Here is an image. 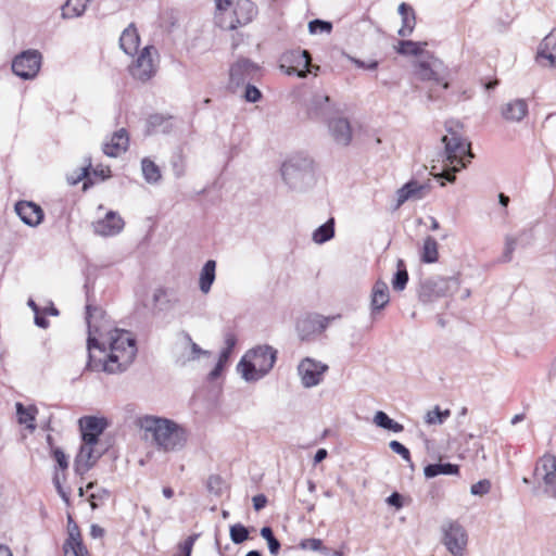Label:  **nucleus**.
Instances as JSON below:
<instances>
[{"label":"nucleus","instance_id":"nucleus-48","mask_svg":"<svg viewBox=\"0 0 556 556\" xmlns=\"http://www.w3.org/2000/svg\"><path fill=\"white\" fill-rule=\"evenodd\" d=\"M389 446L394 453L399 454L405 462H407L412 468L414 467L410 458V452L405 445L393 440L389 443Z\"/></svg>","mask_w":556,"mask_h":556},{"label":"nucleus","instance_id":"nucleus-37","mask_svg":"<svg viewBox=\"0 0 556 556\" xmlns=\"http://www.w3.org/2000/svg\"><path fill=\"white\" fill-rule=\"evenodd\" d=\"M141 170L143 178L148 184H157L162 178L159 166L148 157L142 159Z\"/></svg>","mask_w":556,"mask_h":556},{"label":"nucleus","instance_id":"nucleus-1","mask_svg":"<svg viewBox=\"0 0 556 556\" xmlns=\"http://www.w3.org/2000/svg\"><path fill=\"white\" fill-rule=\"evenodd\" d=\"M86 321L88 326L86 369L109 375L125 371L137 355L135 337L127 330L111 328L105 313L91 304L86 305Z\"/></svg>","mask_w":556,"mask_h":556},{"label":"nucleus","instance_id":"nucleus-54","mask_svg":"<svg viewBox=\"0 0 556 556\" xmlns=\"http://www.w3.org/2000/svg\"><path fill=\"white\" fill-rule=\"evenodd\" d=\"M52 457L56 462L60 469L65 470L68 467V458L60 447L52 448Z\"/></svg>","mask_w":556,"mask_h":556},{"label":"nucleus","instance_id":"nucleus-14","mask_svg":"<svg viewBox=\"0 0 556 556\" xmlns=\"http://www.w3.org/2000/svg\"><path fill=\"white\" fill-rule=\"evenodd\" d=\"M415 73L421 80H432L438 85H442L443 89L450 87L447 71L443 63L435 58H431L430 61H418L415 65Z\"/></svg>","mask_w":556,"mask_h":556},{"label":"nucleus","instance_id":"nucleus-10","mask_svg":"<svg viewBox=\"0 0 556 556\" xmlns=\"http://www.w3.org/2000/svg\"><path fill=\"white\" fill-rule=\"evenodd\" d=\"M41 60L42 55L38 50H25L13 59L12 71L22 79H33L40 70Z\"/></svg>","mask_w":556,"mask_h":556},{"label":"nucleus","instance_id":"nucleus-46","mask_svg":"<svg viewBox=\"0 0 556 556\" xmlns=\"http://www.w3.org/2000/svg\"><path fill=\"white\" fill-rule=\"evenodd\" d=\"M308 30L312 35L324 33L330 34L332 30V24L328 21L316 18L308 23Z\"/></svg>","mask_w":556,"mask_h":556},{"label":"nucleus","instance_id":"nucleus-20","mask_svg":"<svg viewBox=\"0 0 556 556\" xmlns=\"http://www.w3.org/2000/svg\"><path fill=\"white\" fill-rule=\"evenodd\" d=\"M328 130L337 144L346 147L352 141V128L348 118L331 116L327 119Z\"/></svg>","mask_w":556,"mask_h":556},{"label":"nucleus","instance_id":"nucleus-5","mask_svg":"<svg viewBox=\"0 0 556 556\" xmlns=\"http://www.w3.org/2000/svg\"><path fill=\"white\" fill-rule=\"evenodd\" d=\"M216 23L223 29L233 30L247 25L256 15V7L251 0H215Z\"/></svg>","mask_w":556,"mask_h":556},{"label":"nucleus","instance_id":"nucleus-41","mask_svg":"<svg viewBox=\"0 0 556 556\" xmlns=\"http://www.w3.org/2000/svg\"><path fill=\"white\" fill-rule=\"evenodd\" d=\"M427 42H416L412 40H401L399 42L397 52L402 55H419L424 51Z\"/></svg>","mask_w":556,"mask_h":556},{"label":"nucleus","instance_id":"nucleus-59","mask_svg":"<svg viewBox=\"0 0 556 556\" xmlns=\"http://www.w3.org/2000/svg\"><path fill=\"white\" fill-rule=\"evenodd\" d=\"M351 61L359 68H364V70H370V71H374L378 67V61H370V62H364L362 60H358V59H355V58H351Z\"/></svg>","mask_w":556,"mask_h":556},{"label":"nucleus","instance_id":"nucleus-57","mask_svg":"<svg viewBox=\"0 0 556 556\" xmlns=\"http://www.w3.org/2000/svg\"><path fill=\"white\" fill-rule=\"evenodd\" d=\"M165 121H167V118L164 115L152 114L148 118V126L152 130H156V128L161 127Z\"/></svg>","mask_w":556,"mask_h":556},{"label":"nucleus","instance_id":"nucleus-63","mask_svg":"<svg viewBox=\"0 0 556 556\" xmlns=\"http://www.w3.org/2000/svg\"><path fill=\"white\" fill-rule=\"evenodd\" d=\"M109 496V492L105 489H100L97 493L90 495L91 507L96 508V500H104Z\"/></svg>","mask_w":556,"mask_h":556},{"label":"nucleus","instance_id":"nucleus-22","mask_svg":"<svg viewBox=\"0 0 556 556\" xmlns=\"http://www.w3.org/2000/svg\"><path fill=\"white\" fill-rule=\"evenodd\" d=\"M124 225L123 218L116 212L110 211L104 218L93 223V231L102 237H111L119 233Z\"/></svg>","mask_w":556,"mask_h":556},{"label":"nucleus","instance_id":"nucleus-38","mask_svg":"<svg viewBox=\"0 0 556 556\" xmlns=\"http://www.w3.org/2000/svg\"><path fill=\"white\" fill-rule=\"evenodd\" d=\"M90 168H91V163L88 162V164L86 166L80 167L78 170L74 172L71 175H67V178H66L67 182L71 186H75L78 182H80L81 180H84V190H87L89 188V186L94 184V181L90 177V172H89Z\"/></svg>","mask_w":556,"mask_h":556},{"label":"nucleus","instance_id":"nucleus-62","mask_svg":"<svg viewBox=\"0 0 556 556\" xmlns=\"http://www.w3.org/2000/svg\"><path fill=\"white\" fill-rule=\"evenodd\" d=\"M253 507L256 511L263 509L267 504V497L264 494H257L253 498Z\"/></svg>","mask_w":556,"mask_h":556},{"label":"nucleus","instance_id":"nucleus-64","mask_svg":"<svg viewBox=\"0 0 556 556\" xmlns=\"http://www.w3.org/2000/svg\"><path fill=\"white\" fill-rule=\"evenodd\" d=\"M54 485H55V489L59 493V495L62 497V500L66 503V504H70V496L68 494L63 490L58 477L55 476L54 479Z\"/></svg>","mask_w":556,"mask_h":556},{"label":"nucleus","instance_id":"nucleus-7","mask_svg":"<svg viewBox=\"0 0 556 556\" xmlns=\"http://www.w3.org/2000/svg\"><path fill=\"white\" fill-rule=\"evenodd\" d=\"M460 281L457 276L429 277L424 279L418 288V298L424 304L432 303L440 298L452 296L459 289Z\"/></svg>","mask_w":556,"mask_h":556},{"label":"nucleus","instance_id":"nucleus-33","mask_svg":"<svg viewBox=\"0 0 556 556\" xmlns=\"http://www.w3.org/2000/svg\"><path fill=\"white\" fill-rule=\"evenodd\" d=\"M459 467L451 463L429 464L424 469L425 477L428 479L439 475H457Z\"/></svg>","mask_w":556,"mask_h":556},{"label":"nucleus","instance_id":"nucleus-13","mask_svg":"<svg viewBox=\"0 0 556 556\" xmlns=\"http://www.w3.org/2000/svg\"><path fill=\"white\" fill-rule=\"evenodd\" d=\"M333 319H336L334 316L325 317L319 314H307L298 319L296 332L302 341H309L324 332Z\"/></svg>","mask_w":556,"mask_h":556},{"label":"nucleus","instance_id":"nucleus-29","mask_svg":"<svg viewBox=\"0 0 556 556\" xmlns=\"http://www.w3.org/2000/svg\"><path fill=\"white\" fill-rule=\"evenodd\" d=\"M528 113V104L522 99H516L506 103L502 109V115L506 121L520 122Z\"/></svg>","mask_w":556,"mask_h":556},{"label":"nucleus","instance_id":"nucleus-61","mask_svg":"<svg viewBox=\"0 0 556 556\" xmlns=\"http://www.w3.org/2000/svg\"><path fill=\"white\" fill-rule=\"evenodd\" d=\"M387 503L390 506H394L395 508H401L403 506V497L400 493L393 492L388 498Z\"/></svg>","mask_w":556,"mask_h":556},{"label":"nucleus","instance_id":"nucleus-49","mask_svg":"<svg viewBox=\"0 0 556 556\" xmlns=\"http://www.w3.org/2000/svg\"><path fill=\"white\" fill-rule=\"evenodd\" d=\"M243 86L245 87L243 98L247 102L255 103L262 99V92L253 85V83H249Z\"/></svg>","mask_w":556,"mask_h":556},{"label":"nucleus","instance_id":"nucleus-27","mask_svg":"<svg viewBox=\"0 0 556 556\" xmlns=\"http://www.w3.org/2000/svg\"><path fill=\"white\" fill-rule=\"evenodd\" d=\"M536 59H546L551 66H556V29H553L541 41Z\"/></svg>","mask_w":556,"mask_h":556},{"label":"nucleus","instance_id":"nucleus-4","mask_svg":"<svg viewBox=\"0 0 556 556\" xmlns=\"http://www.w3.org/2000/svg\"><path fill=\"white\" fill-rule=\"evenodd\" d=\"M277 359V351L270 345H258L251 349L237 365L241 377L248 381H258L274 367Z\"/></svg>","mask_w":556,"mask_h":556},{"label":"nucleus","instance_id":"nucleus-21","mask_svg":"<svg viewBox=\"0 0 556 556\" xmlns=\"http://www.w3.org/2000/svg\"><path fill=\"white\" fill-rule=\"evenodd\" d=\"M152 49V46L144 47L138 55L136 62L130 67V73L134 78L141 81H147L153 76L154 65L151 58Z\"/></svg>","mask_w":556,"mask_h":556},{"label":"nucleus","instance_id":"nucleus-26","mask_svg":"<svg viewBox=\"0 0 556 556\" xmlns=\"http://www.w3.org/2000/svg\"><path fill=\"white\" fill-rule=\"evenodd\" d=\"M140 37L135 24H129L119 37V47L128 55H135L138 52Z\"/></svg>","mask_w":556,"mask_h":556},{"label":"nucleus","instance_id":"nucleus-51","mask_svg":"<svg viewBox=\"0 0 556 556\" xmlns=\"http://www.w3.org/2000/svg\"><path fill=\"white\" fill-rule=\"evenodd\" d=\"M300 546L303 549L323 552L324 554L328 553V548L323 545V541L320 539H305L301 542Z\"/></svg>","mask_w":556,"mask_h":556},{"label":"nucleus","instance_id":"nucleus-31","mask_svg":"<svg viewBox=\"0 0 556 556\" xmlns=\"http://www.w3.org/2000/svg\"><path fill=\"white\" fill-rule=\"evenodd\" d=\"M216 278V262L208 260L204 263L199 277V288L202 293L207 294Z\"/></svg>","mask_w":556,"mask_h":556},{"label":"nucleus","instance_id":"nucleus-36","mask_svg":"<svg viewBox=\"0 0 556 556\" xmlns=\"http://www.w3.org/2000/svg\"><path fill=\"white\" fill-rule=\"evenodd\" d=\"M16 415L18 418V422L22 425H26V427L34 431L36 426L34 424L37 408L35 406L25 407L22 403H16Z\"/></svg>","mask_w":556,"mask_h":556},{"label":"nucleus","instance_id":"nucleus-30","mask_svg":"<svg viewBox=\"0 0 556 556\" xmlns=\"http://www.w3.org/2000/svg\"><path fill=\"white\" fill-rule=\"evenodd\" d=\"M425 185H420L415 180H410L406 182L402 188L397 190V204L396 206H401L404 202L409 199H421L424 197V191L426 190Z\"/></svg>","mask_w":556,"mask_h":556},{"label":"nucleus","instance_id":"nucleus-44","mask_svg":"<svg viewBox=\"0 0 556 556\" xmlns=\"http://www.w3.org/2000/svg\"><path fill=\"white\" fill-rule=\"evenodd\" d=\"M450 415L451 412L448 409L441 410L439 406H435L432 410L427 412L425 421L428 425H441Z\"/></svg>","mask_w":556,"mask_h":556},{"label":"nucleus","instance_id":"nucleus-40","mask_svg":"<svg viewBox=\"0 0 556 556\" xmlns=\"http://www.w3.org/2000/svg\"><path fill=\"white\" fill-rule=\"evenodd\" d=\"M374 422L378 427H380L382 429H387V430L393 431V432H401L404 429L403 425H401L397 421H395L392 418H390L388 416V414H386L382 410H378L375 414Z\"/></svg>","mask_w":556,"mask_h":556},{"label":"nucleus","instance_id":"nucleus-56","mask_svg":"<svg viewBox=\"0 0 556 556\" xmlns=\"http://www.w3.org/2000/svg\"><path fill=\"white\" fill-rule=\"evenodd\" d=\"M92 176L98 180L103 181L111 176V169L109 166L98 165L92 168Z\"/></svg>","mask_w":556,"mask_h":556},{"label":"nucleus","instance_id":"nucleus-2","mask_svg":"<svg viewBox=\"0 0 556 556\" xmlns=\"http://www.w3.org/2000/svg\"><path fill=\"white\" fill-rule=\"evenodd\" d=\"M139 427L144 439L163 452L180 451L188 440V432L182 426L164 417L146 415L139 418Z\"/></svg>","mask_w":556,"mask_h":556},{"label":"nucleus","instance_id":"nucleus-18","mask_svg":"<svg viewBox=\"0 0 556 556\" xmlns=\"http://www.w3.org/2000/svg\"><path fill=\"white\" fill-rule=\"evenodd\" d=\"M79 427L83 442L98 443L99 437L108 427V421L105 418L86 416L79 419Z\"/></svg>","mask_w":556,"mask_h":556},{"label":"nucleus","instance_id":"nucleus-16","mask_svg":"<svg viewBox=\"0 0 556 556\" xmlns=\"http://www.w3.org/2000/svg\"><path fill=\"white\" fill-rule=\"evenodd\" d=\"M98 443L83 442L78 454L74 460V467L77 475H85L88 472L102 456V451L97 448Z\"/></svg>","mask_w":556,"mask_h":556},{"label":"nucleus","instance_id":"nucleus-6","mask_svg":"<svg viewBox=\"0 0 556 556\" xmlns=\"http://www.w3.org/2000/svg\"><path fill=\"white\" fill-rule=\"evenodd\" d=\"M285 182L294 190H305L315 181L314 162L304 154H295L281 166Z\"/></svg>","mask_w":556,"mask_h":556},{"label":"nucleus","instance_id":"nucleus-34","mask_svg":"<svg viewBox=\"0 0 556 556\" xmlns=\"http://www.w3.org/2000/svg\"><path fill=\"white\" fill-rule=\"evenodd\" d=\"M90 1L91 0H67L62 7V17L74 18L81 16Z\"/></svg>","mask_w":556,"mask_h":556},{"label":"nucleus","instance_id":"nucleus-3","mask_svg":"<svg viewBox=\"0 0 556 556\" xmlns=\"http://www.w3.org/2000/svg\"><path fill=\"white\" fill-rule=\"evenodd\" d=\"M447 131L448 134L443 136L442 142L444 143L446 166L451 168L439 174L432 170L431 175L438 179L444 178L450 182H454L456 179L455 174L465 168L475 157V154L471 151V143L467 139L452 129H447Z\"/></svg>","mask_w":556,"mask_h":556},{"label":"nucleus","instance_id":"nucleus-50","mask_svg":"<svg viewBox=\"0 0 556 556\" xmlns=\"http://www.w3.org/2000/svg\"><path fill=\"white\" fill-rule=\"evenodd\" d=\"M185 339L190 345V356L188 357V361H194L198 359L201 355L210 356L211 353L206 350H203L200 348L195 342L192 341L189 333H185Z\"/></svg>","mask_w":556,"mask_h":556},{"label":"nucleus","instance_id":"nucleus-55","mask_svg":"<svg viewBox=\"0 0 556 556\" xmlns=\"http://www.w3.org/2000/svg\"><path fill=\"white\" fill-rule=\"evenodd\" d=\"M517 241L513 237H506L505 240V249L503 253V261L509 262L511 260L513 253L516 249Z\"/></svg>","mask_w":556,"mask_h":556},{"label":"nucleus","instance_id":"nucleus-47","mask_svg":"<svg viewBox=\"0 0 556 556\" xmlns=\"http://www.w3.org/2000/svg\"><path fill=\"white\" fill-rule=\"evenodd\" d=\"M173 174L176 178H180L186 173V163L182 153L179 151L175 153L170 160Z\"/></svg>","mask_w":556,"mask_h":556},{"label":"nucleus","instance_id":"nucleus-19","mask_svg":"<svg viewBox=\"0 0 556 556\" xmlns=\"http://www.w3.org/2000/svg\"><path fill=\"white\" fill-rule=\"evenodd\" d=\"M306 110L309 118L327 121L331 117L334 105L331 103L329 96L316 92L309 99Z\"/></svg>","mask_w":556,"mask_h":556},{"label":"nucleus","instance_id":"nucleus-15","mask_svg":"<svg viewBox=\"0 0 556 556\" xmlns=\"http://www.w3.org/2000/svg\"><path fill=\"white\" fill-rule=\"evenodd\" d=\"M534 475L542 480L544 492L556 498V456L543 455L536 464Z\"/></svg>","mask_w":556,"mask_h":556},{"label":"nucleus","instance_id":"nucleus-25","mask_svg":"<svg viewBox=\"0 0 556 556\" xmlns=\"http://www.w3.org/2000/svg\"><path fill=\"white\" fill-rule=\"evenodd\" d=\"M129 144L128 134L125 129H119L113 134L110 142L103 144V153L111 157L118 156L125 152Z\"/></svg>","mask_w":556,"mask_h":556},{"label":"nucleus","instance_id":"nucleus-52","mask_svg":"<svg viewBox=\"0 0 556 556\" xmlns=\"http://www.w3.org/2000/svg\"><path fill=\"white\" fill-rule=\"evenodd\" d=\"M224 481L217 475H212L208 477L206 482V488L210 493L215 495H220L223 491Z\"/></svg>","mask_w":556,"mask_h":556},{"label":"nucleus","instance_id":"nucleus-60","mask_svg":"<svg viewBox=\"0 0 556 556\" xmlns=\"http://www.w3.org/2000/svg\"><path fill=\"white\" fill-rule=\"evenodd\" d=\"M226 364L227 363H224L218 359L215 367L210 371L207 379L210 381L216 380L222 375V371H223L224 367L226 366Z\"/></svg>","mask_w":556,"mask_h":556},{"label":"nucleus","instance_id":"nucleus-42","mask_svg":"<svg viewBox=\"0 0 556 556\" xmlns=\"http://www.w3.org/2000/svg\"><path fill=\"white\" fill-rule=\"evenodd\" d=\"M261 535L264 540H266L269 553L274 556H276L281 547L280 542L276 536L274 535L273 529L270 527H263L261 529Z\"/></svg>","mask_w":556,"mask_h":556},{"label":"nucleus","instance_id":"nucleus-32","mask_svg":"<svg viewBox=\"0 0 556 556\" xmlns=\"http://www.w3.org/2000/svg\"><path fill=\"white\" fill-rule=\"evenodd\" d=\"M439 244L437 240L427 236L424 240V244L420 251V260L422 263L432 264L435 263L439 258Z\"/></svg>","mask_w":556,"mask_h":556},{"label":"nucleus","instance_id":"nucleus-8","mask_svg":"<svg viewBox=\"0 0 556 556\" xmlns=\"http://www.w3.org/2000/svg\"><path fill=\"white\" fill-rule=\"evenodd\" d=\"M442 542L453 556H463L467 545V533L464 527L454 520H445L442 526Z\"/></svg>","mask_w":556,"mask_h":556},{"label":"nucleus","instance_id":"nucleus-53","mask_svg":"<svg viewBox=\"0 0 556 556\" xmlns=\"http://www.w3.org/2000/svg\"><path fill=\"white\" fill-rule=\"evenodd\" d=\"M491 482L486 479L480 480L477 483H473L470 488V492L472 495L482 496L490 492Z\"/></svg>","mask_w":556,"mask_h":556},{"label":"nucleus","instance_id":"nucleus-45","mask_svg":"<svg viewBox=\"0 0 556 556\" xmlns=\"http://www.w3.org/2000/svg\"><path fill=\"white\" fill-rule=\"evenodd\" d=\"M230 539L235 544H241L249 539V530L241 523L230 527Z\"/></svg>","mask_w":556,"mask_h":556},{"label":"nucleus","instance_id":"nucleus-39","mask_svg":"<svg viewBox=\"0 0 556 556\" xmlns=\"http://www.w3.org/2000/svg\"><path fill=\"white\" fill-rule=\"evenodd\" d=\"M408 282V273L403 260H397L396 271L392 278V288L395 291H403Z\"/></svg>","mask_w":556,"mask_h":556},{"label":"nucleus","instance_id":"nucleus-17","mask_svg":"<svg viewBox=\"0 0 556 556\" xmlns=\"http://www.w3.org/2000/svg\"><path fill=\"white\" fill-rule=\"evenodd\" d=\"M14 211L20 219L29 227H38L45 219V212L41 206L33 201H18Z\"/></svg>","mask_w":556,"mask_h":556},{"label":"nucleus","instance_id":"nucleus-28","mask_svg":"<svg viewBox=\"0 0 556 556\" xmlns=\"http://www.w3.org/2000/svg\"><path fill=\"white\" fill-rule=\"evenodd\" d=\"M397 11L402 18V26L399 29V35L401 37H408L412 35V33L415 28V25H416L415 10L413 9L412 5H409L405 2H402L399 5Z\"/></svg>","mask_w":556,"mask_h":556},{"label":"nucleus","instance_id":"nucleus-11","mask_svg":"<svg viewBox=\"0 0 556 556\" xmlns=\"http://www.w3.org/2000/svg\"><path fill=\"white\" fill-rule=\"evenodd\" d=\"M328 369L327 364L312 357H305L299 363L296 371L302 386L311 389L321 383Z\"/></svg>","mask_w":556,"mask_h":556},{"label":"nucleus","instance_id":"nucleus-23","mask_svg":"<svg viewBox=\"0 0 556 556\" xmlns=\"http://www.w3.org/2000/svg\"><path fill=\"white\" fill-rule=\"evenodd\" d=\"M67 533L68 538L64 543V552H73L74 556H88V551L83 544L81 535L77 523L71 515L67 516Z\"/></svg>","mask_w":556,"mask_h":556},{"label":"nucleus","instance_id":"nucleus-43","mask_svg":"<svg viewBox=\"0 0 556 556\" xmlns=\"http://www.w3.org/2000/svg\"><path fill=\"white\" fill-rule=\"evenodd\" d=\"M225 346L219 353L218 359L228 363L232 351L237 344V337L233 332H227L224 340Z\"/></svg>","mask_w":556,"mask_h":556},{"label":"nucleus","instance_id":"nucleus-9","mask_svg":"<svg viewBox=\"0 0 556 556\" xmlns=\"http://www.w3.org/2000/svg\"><path fill=\"white\" fill-rule=\"evenodd\" d=\"M261 77V66L245 58L239 59L229 70L230 87H241L249 83H255L258 81Z\"/></svg>","mask_w":556,"mask_h":556},{"label":"nucleus","instance_id":"nucleus-35","mask_svg":"<svg viewBox=\"0 0 556 556\" xmlns=\"http://www.w3.org/2000/svg\"><path fill=\"white\" fill-rule=\"evenodd\" d=\"M334 237V218H329L326 223L316 228L312 239L317 244L326 243Z\"/></svg>","mask_w":556,"mask_h":556},{"label":"nucleus","instance_id":"nucleus-12","mask_svg":"<svg viewBox=\"0 0 556 556\" xmlns=\"http://www.w3.org/2000/svg\"><path fill=\"white\" fill-rule=\"evenodd\" d=\"M280 68L287 75H296L301 78L311 72V54L307 50H292L282 54Z\"/></svg>","mask_w":556,"mask_h":556},{"label":"nucleus","instance_id":"nucleus-58","mask_svg":"<svg viewBox=\"0 0 556 556\" xmlns=\"http://www.w3.org/2000/svg\"><path fill=\"white\" fill-rule=\"evenodd\" d=\"M197 539V535H190L188 536L180 545L179 548L184 556H191L192 547L194 544V541Z\"/></svg>","mask_w":556,"mask_h":556},{"label":"nucleus","instance_id":"nucleus-24","mask_svg":"<svg viewBox=\"0 0 556 556\" xmlns=\"http://www.w3.org/2000/svg\"><path fill=\"white\" fill-rule=\"evenodd\" d=\"M390 302L389 287L383 280H377L370 293L371 316L381 312Z\"/></svg>","mask_w":556,"mask_h":556}]
</instances>
